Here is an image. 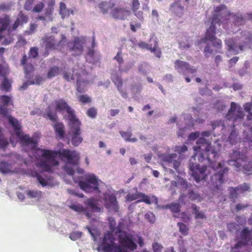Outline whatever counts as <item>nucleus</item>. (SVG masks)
<instances>
[{"label": "nucleus", "instance_id": "obj_1", "mask_svg": "<svg viewBox=\"0 0 252 252\" xmlns=\"http://www.w3.org/2000/svg\"><path fill=\"white\" fill-rule=\"evenodd\" d=\"M2 104H0V113L7 118L8 122L16 130V135L20 140L24 150L32 159L38 160L37 166L42 172H52V167L56 166L59 162L55 158V153L49 150L36 148L37 141L28 135H23L20 130L21 125L14 117L8 115L6 106L11 103V98L6 95L1 97Z\"/></svg>", "mask_w": 252, "mask_h": 252}, {"label": "nucleus", "instance_id": "obj_2", "mask_svg": "<svg viewBox=\"0 0 252 252\" xmlns=\"http://www.w3.org/2000/svg\"><path fill=\"white\" fill-rule=\"evenodd\" d=\"M211 132L209 131L200 133L199 138L197 140L196 146L193 147L195 156L198 160L202 162L207 160L214 170V175L211 177V182L214 186V192L221 190V185L223 183V175L228 171L227 167H223L220 163H216L219 156L220 144L215 143L211 146L206 138L209 137Z\"/></svg>", "mask_w": 252, "mask_h": 252}, {"label": "nucleus", "instance_id": "obj_3", "mask_svg": "<svg viewBox=\"0 0 252 252\" xmlns=\"http://www.w3.org/2000/svg\"><path fill=\"white\" fill-rule=\"evenodd\" d=\"M56 154L66 159V162L64 166V171L69 175L73 176L74 168L78 164L79 154L75 151H69L61 149L58 151ZM74 181L78 183L80 188L86 192H94L100 193L99 188L104 183L94 174L87 173L84 176L78 178L72 177Z\"/></svg>", "mask_w": 252, "mask_h": 252}, {"label": "nucleus", "instance_id": "obj_4", "mask_svg": "<svg viewBox=\"0 0 252 252\" xmlns=\"http://www.w3.org/2000/svg\"><path fill=\"white\" fill-rule=\"evenodd\" d=\"M98 245V252H127L128 249L134 250L136 248L127 232L119 234L107 232L102 238H99Z\"/></svg>", "mask_w": 252, "mask_h": 252}, {"label": "nucleus", "instance_id": "obj_5", "mask_svg": "<svg viewBox=\"0 0 252 252\" xmlns=\"http://www.w3.org/2000/svg\"><path fill=\"white\" fill-rule=\"evenodd\" d=\"M215 12L212 18L211 25L207 31L205 37L201 39L200 43L205 42L207 40H209L212 42L214 47L216 48V51L219 52V50L221 47V41L220 39L215 38V30L216 29L215 25L216 24L220 25V17H223L228 14V12L225 5H220L216 8Z\"/></svg>", "mask_w": 252, "mask_h": 252}, {"label": "nucleus", "instance_id": "obj_6", "mask_svg": "<svg viewBox=\"0 0 252 252\" xmlns=\"http://www.w3.org/2000/svg\"><path fill=\"white\" fill-rule=\"evenodd\" d=\"M56 110L62 112H66L68 114L69 122L77 119L74 114L73 110L62 99L56 100L51 104L46 110L45 117L52 122L55 121L57 120Z\"/></svg>", "mask_w": 252, "mask_h": 252}, {"label": "nucleus", "instance_id": "obj_7", "mask_svg": "<svg viewBox=\"0 0 252 252\" xmlns=\"http://www.w3.org/2000/svg\"><path fill=\"white\" fill-rule=\"evenodd\" d=\"M252 42V34L248 32H244L241 37L227 39L225 44L227 48V54L236 55L245 50L248 43Z\"/></svg>", "mask_w": 252, "mask_h": 252}, {"label": "nucleus", "instance_id": "obj_8", "mask_svg": "<svg viewBox=\"0 0 252 252\" xmlns=\"http://www.w3.org/2000/svg\"><path fill=\"white\" fill-rule=\"evenodd\" d=\"M229 158L227 162L230 166L237 170L243 169L246 172H252V162L248 159L247 156L236 150H234L229 155Z\"/></svg>", "mask_w": 252, "mask_h": 252}, {"label": "nucleus", "instance_id": "obj_9", "mask_svg": "<svg viewBox=\"0 0 252 252\" xmlns=\"http://www.w3.org/2000/svg\"><path fill=\"white\" fill-rule=\"evenodd\" d=\"M69 129L68 131L67 138L68 141L75 147L79 145L83 141L81 136L80 128V123L78 119L68 122Z\"/></svg>", "mask_w": 252, "mask_h": 252}, {"label": "nucleus", "instance_id": "obj_10", "mask_svg": "<svg viewBox=\"0 0 252 252\" xmlns=\"http://www.w3.org/2000/svg\"><path fill=\"white\" fill-rule=\"evenodd\" d=\"M63 77L68 81L76 80L77 90L80 93L85 91V87L88 84L87 74L84 69H82L80 72H75V71H73V74L71 76L68 73H65Z\"/></svg>", "mask_w": 252, "mask_h": 252}, {"label": "nucleus", "instance_id": "obj_11", "mask_svg": "<svg viewBox=\"0 0 252 252\" xmlns=\"http://www.w3.org/2000/svg\"><path fill=\"white\" fill-rule=\"evenodd\" d=\"M195 154L190 159L189 164V173L193 178V179L197 182H199L201 180L205 179L207 177V167L206 166H202L200 167L199 165L196 163H194L192 161L195 160Z\"/></svg>", "mask_w": 252, "mask_h": 252}, {"label": "nucleus", "instance_id": "obj_12", "mask_svg": "<svg viewBox=\"0 0 252 252\" xmlns=\"http://www.w3.org/2000/svg\"><path fill=\"white\" fill-rule=\"evenodd\" d=\"M86 41L85 37H74V40L67 44V49L71 55L79 56L83 54L84 47L86 45Z\"/></svg>", "mask_w": 252, "mask_h": 252}, {"label": "nucleus", "instance_id": "obj_13", "mask_svg": "<svg viewBox=\"0 0 252 252\" xmlns=\"http://www.w3.org/2000/svg\"><path fill=\"white\" fill-rule=\"evenodd\" d=\"M42 40L47 50H61L66 43V37L63 35H61V39L59 42H57L53 35H46L42 38Z\"/></svg>", "mask_w": 252, "mask_h": 252}, {"label": "nucleus", "instance_id": "obj_14", "mask_svg": "<svg viewBox=\"0 0 252 252\" xmlns=\"http://www.w3.org/2000/svg\"><path fill=\"white\" fill-rule=\"evenodd\" d=\"M139 199L136 202H144L148 204L155 203L158 205V199L154 196H147L141 192H136L135 193H128L126 196V200L127 201H132Z\"/></svg>", "mask_w": 252, "mask_h": 252}, {"label": "nucleus", "instance_id": "obj_15", "mask_svg": "<svg viewBox=\"0 0 252 252\" xmlns=\"http://www.w3.org/2000/svg\"><path fill=\"white\" fill-rule=\"evenodd\" d=\"M241 237L244 242H238L232 249L231 252H245L246 243L252 240V228L251 230L248 228L243 229L241 232Z\"/></svg>", "mask_w": 252, "mask_h": 252}, {"label": "nucleus", "instance_id": "obj_16", "mask_svg": "<svg viewBox=\"0 0 252 252\" xmlns=\"http://www.w3.org/2000/svg\"><path fill=\"white\" fill-rule=\"evenodd\" d=\"M244 116V114L242 108L237 105L236 103L232 102L230 104V108L226 115V119L235 122L237 121H241Z\"/></svg>", "mask_w": 252, "mask_h": 252}, {"label": "nucleus", "instance_id": "obj_17", "mask_svg": "<svg viewBox=\"0 0 252 252\" xmlns=\"http://www.w3.org/2000/svg\"><path fill=\"white\" fill-rule=\"evenodd\" d=\"M10 23V18L7 16H5L3 18H0V42H1L3 45H8L10 44L13 39L11 37L5 38L3 36V32H6V30Z\"/></svg>", "mask_w": 252, "mask_h": 252}, {"label": "nucleus", "instance_id": "obj_18", "mask_svg": "<svg viewBox=\"0 0 252 252\" xmlns=\"http://www.w3.org/2000/svg\"><path fill=\"white\" fill-rule=\"evenodd\" d=\"M160 159L169 165H173V167L177 171H178L179 167L181 164V161L178 156L175 153L167 154L163 153L158 155Z\"/></svg>", "mask_w": 252, "mask_h": 252}, {"label": "nucleus", "instance_id": "obj_19", "mask_svg": "<svg viewBox=\"0 0 252 252\" xmlns=\"http://www.w3.org/2000/svg\"><path fill=\"white\" fill-rule=\"evenodd\" d=\"M175 69L180 74L186 75L188 73L193 74L196 72V69L191 66L188 63L176 60L174 63Z\"/></svg>", "mask_w": 252, "mask_h": 252}, {"label": "nucleus", "instance_id": "obj_20", "mask_svg": "<svg viewBox=\"0 0 252 252\" xmlns=\"http://www.w3.org/2000/svg\"><path fill=\"white\" fill-rule=\"evenodd\" d=\"M103 199L105 207L110 212H117L119 207L116 197L107 193L104 194Z\"/></svg>", "mask_w": 252, "mask_h": 252}, {"label": "nucleus", "instance_id": "obj_21", "mask_svg": "<svg viewBox=\"0 0 252 252\" xmlns=\"http://www.w3.org/2000/svg\"><path fill=\"white\" fill-rule=\"evenodd\" d=\"M111 79L116 86L118 91L121 94L122 97L124 98H126L127 94L126 92L123 89V80L121 77L118 75L116 72H113L112 73Z\"/></svg>", "mask_w": 252, "mask_h": 252}, {"label": "nucleus", "instance_id": "obj_22", "mask_svg": "<svg viewBox=\"0 0 252 252\" xmlns=\"http://www.w3.org/2000/svg\"><path fill=\"white\" fill-rule=\"evenodd\" d=\"M249 188V185L246 183H244L234 188L230 187L229 190L230 191V196L233 199H235L241 194L248 190Z\"/></svg>", "mask_w": 252, "mask_h": 252}, {"label": "nucleus", "instance_id": "obj_23", "mask_svg": "<svg viewBox=\"0 0 252 252\" xmlns=\"http://www.w3.org/2000/svg\"><path fill=\"white\" fill-rule=\"evenodd\" d=\"M111 14L116 19L124 20L130 14V11L124 8L115 7L111 10Z\"/></svg>", "mask_w": 252, "mask_h": 252}, {"label": "nucleus", "instance_id": "obj_24", "mask_svg": "<svg viewBox=\"0 0 252 252\" xmlns=\"http://www.w3.org/2000/svg\"><path fill=\"white\" fill-rule=\"evenodd\" d=\"M30 59L26 56H24L21 61V63L24 66L26 78L30 79L33 76V67L30 63Z\"/></svg>", "mask_w": 252, "mask_h": 252}, {"label": "nucleus", "instance_id": "obj_25", "mask_svg": "<svg viewBox=\"0 0 252 252\" xmlns=\"http://www.w3.org/2000/svg\"><path fill=\"white\" fill-rule=\"evenodd\" d=\"M31 175L33 177H36L39 183L42 187L47 186L50 183V177H48L44 174L40 175L36 171H32L31 172Z\"/></svg>", "mask_w": 252, "mask_h": 252}, {"label": "nucleus", "instance_id": "obj_26", "mask_svg": "<svg viewBox=\"0 0 252 252\" xmlns=\"http://www.w3.org/2000/svg\"><path fill=\"white\" fill-rule=\"evenodd\" d=\"M33 77V76L23 83V85L20 88L21 90L26 89L30 85H39L43 81V78L39 75H36L32 78Z\"/></svg>", "mask_w": 252, "mask_h": 252}, {"label": "nucleus", "instance_id": "obj_27", "mask_svg": "<svg viewBox=\"0 0 252 252\" xmlns=\"http://www.w3.org/2000/svg\"><path fill=\"white\" fill-rule=\"evenodd\" d=\"M0 172L2 173H14V170L13 165L4 161H1L0 162Z\"/></svg>", "mask_w": 252, "mask_h": 252}, {"label": "nucleus", "instance_id": "obj_28", "mask_svg": "<svg viewBox=\"0 0 252 252\" xmlns=\"http://www.w3.org/2000/svg\"><path fill=\"white\" fill-rule=\"evenodd\" d=\"M114 4L111 2H107L106 1H102L99 3L98 7L100 11L103 14H106L108 12L109 10H112L114 7Z\"/></svg>", "mask_w": 252, "mask_h": 252}, {"label": "nucleus", "instance_id": "obj_29", "mask_svg": "<svg viewBox=\"0 0 252 252\" xmlns=\"http://www.w3.org/2000/svg\"><path fill=\"white\" fill-rule=\"evenodd\" d=\"M54 121L53 126L57 134L60 138H63L64 135V128L63 124L61 123L56 122Z\"/></svg>", "mask_w": 252, "mask_h": 252}, {"label": "nucleus", "instance_id": "obj_30", "mask_svg": "<svg viewBox=\"0 0 252 252\" xmlns=\"http://www.w3.org/2000/svg\"><path fill=\"white\" fill-rule=\"evenodd\" d=\"M170 10L179 17L183 16L184 7L179 3H174L170 7Z\"/></svg>", "mask_w": 252, "mask_h": 252}, {"label": "nucleus", "instance_id": "obj_31", "mask_svg": "<svg viewBox=\"0 0 252 252\" xmlns=\"http://www.w3.org/2000/svg\"><path fill=\"white\" fill-rule=\"evenodd\" d=\"M240 140L238 133L234 128H233L228 137L227 141L231 145H234Z\"/></svg>", "mask_w": 252, "mask_h": 252}, {"label": "nucleus", "instance_id": "obj_32", "mask_svg": "<svg viewBox=\"0 0 252 252\" xmlns=\"http://www.w3.org/2000/svg\"><path fill=\"white\" fill-rule=\"evenodd\" d=\"M85 204L88 208L91 210L93 212H99L101 211V208L98 207L94 198H90L85 201Z\"/></svg>", "mask_w": 252, "mask_h": 252}, {"label": "nucleus", "instance_id": "obj_33", "mask_svg": "<svg viewBox=\"0 0 252 252\" xmlns=\"http://www.w3.org/2000/svg\"><path fill=\"white\" fill-rule=\"evenodd\" d=\"M142 90V87L141 83H135L132 85L131 87V90L133 97L135 98H138Z\"/></svg>", "mask_w": 252, "mask_h": 252}, {"label": "nucleus", "instance_id": "obj_34", "mask_svg": "<svg viewBox=\"0 0 252 252\" xmlns=\"http://www.w3.org/2000/svg\"><path fill=\"white\" fill-rule=\"evenodd\" d=\"M60 14L62 15V18H64L65 17L68 16L71 13L73 14V11L71 9H67L65 4L63 2L60 3Z\"/></svg>", "mask_w": 252, "mask_h": 252}, {"label": "nucleus", "instance_id": "obj_35", "mask_svg": "<svg viewBox=\"0 0 252 252\" xmlns=\"http://www.w3.org/2000/svg\"><path fill=\"white\" fill-rule=\"evenodd\" d=\"M134 63L133 61L127 62L125 65L119 66V70L121 73H127L133 67Z\"/></svg>", "mask_w": 252, "mask_h": 252}, {"label": "nucleus", "instance_id": "obj_36", "mask_svg": "<svg viewBox=\"0 0 252 252\" xmlns=\"http://www.w3.org/2000/svg\"><path fill=\"white\" fill-rule=\"evenodd\" d=\"M26 194L29 198L39 199L42 195V192L38 190H29L26 191Z\"/></svg>", "mask_w": 252, "mask_h": 252}, {"label": "nucleus", "instance_id": "obj_37", "mask_svg": "<svg viewBox=\"0 0 252 252\" xmlns=\"http://www.w3.org/2000/svg\"><path fill=\"white\" fill-rule=\"evenodd\" d=\"M191 208L193 211V213L195 214V218L196 219H203L206 218V216L204 212L199 211L195 205H192Z\"/></svg>", "mask_w": 252, "mask_h": 252}, {"label": "nucleus", "instance_id": "obj_38", "mask_svg": "<svg viewBox=\"0 0 252 252\" xmlns=\"http://www.w3.org/2000/svg\"><path fill=\"white\" fill-rule=\"evenodd\" d=\"M120 134H121V136L126 141L136 142L137 141V139L136 138H130V137L132 135L131 132H125L123 131H120Z\"/></svg>", "mask_w": 252, "mask_h": 252}, {"label": "nucleus", "instance_id": "obj_39", "mask_svg": "<svg viewBox=\"0 0 252 252\" xmlns=\"http://www.w3.org/2000/svg\"><path fill=\"white\" fill-rule=\"evenodd\" d=\"M161 208L170 209L172 212L176 213L180 211V205L179 203H173L171 204L162 206Z\"/></svg>", "mask_w": 252, "mask_h": 252}, {"label": "nucleus", "instance_id": "obj_40", "mask_svg": "<svg viewBox=\"0 0 252 252\" xmlns=\"http://www.w3.org/2000/svg\"><path fill=\"white\" fill-rule=\"evenodd\" d=\"M109 223L110 229L111 230V231L110 232L111 233L119 234L120 232H125V231H122L121 230V224H120L118 227H114L115 222L113 219L111 218L109 219Z\"/></svg>", "mask_w": 252, "mask_h": 252}, {"label": "nucleus", "instance_id": "obj_41", "mask_svg": "<svg viewBox=\"0 0 252 252\" xmlns=\"http://www.w3.org/2000/svg\"><path fill=\"white\" fill-rule=\"evenodd\" d=\"M69 208L74 211L79 213L86 212L85 208L83 206L78 203H73L69 206Z\"/></svg>", "mask_w": 252, "mask_h": 252}, {"label": "nucleus", "instance_id": "obj_42", "mask_svg": "<svg viewBox=\"0 0 252 252\" xmlns=\"http://www.w3.org/2000/svg\"><path fill=\"white\" fill-rule=\"evenodd\" d=\"M60 72V69L58 67L54 66L51 67L47 74V77L49 78H52L59 74Z\"/></svg>", "mask_w": 252, "mask_h": 252}, {"label": "nucleus", "instance_id": "obj_43", "mask_svg": "<svg viewBox=\"0 0 252 252\" xmlns=\"http://www.w3.org/2000/svg\"><path fill=\"white\" fill-rule=\"evenodd\" d=\"M127 233L130 235V239L132 240V241L133 242V243L136 244L135 242H134V241H135V242H137L139 244V246L140 247L143 246V245H144V241H143V239L141 237L139 236L138 235H136V236H133L130 233L127 232ZM135 245H136V248H135V249H136L137 246H136V244H135Z\"/></svg>", "mask_w": 252, "mask_h": 252}, {"label": "nucleus", "instance_id": "obj_44", "mask_svg": "<svg viewBox=\"0 0 252 252\" xmlns=\"http://www.w3.org/2000/svg\"><path fill=\"white\" fill-rule=\"evenodd\" d=\"M226 104L223 100H218L215 104V107L220 112L222 111L226 108Z\"/></svg>", "mask_w": 252, "mask_h": 252}, {"label": "nucleus", "instance_id": "obj_45", "mask_svg": "<svg viewBox=\"0 0 252 252\" xmlns=\"http://www.w3.org/2000/svg\"><path fill=\"white\" fill-rule=\"evenodd\" d=\"M53 6L48 5V7L46 8L45 14L48 18V21H52L53 20L52 13L53 11Z\"/></svg>", "mask_w": 252, "mask_h": 252}, {"label": "nucleus", "instance_id": "obj_46", "mask_svg": "<svg viewBox=\"0 0 252 252\" xmlns=\"http://www.w3.org/2000/svg\"><path fill=\"white\" fill-rule=\"evenodd\" d=\"M1 87L3 90L9 92L11 89V82L6 78H4L1 83Z\"/></svg>", "mask_w": 252, "mask_h": 252}, {"label": "nucleus", "instance_id": "obj_47", "mask_svg": "<svg viewBox=\"0 0 252 252\" xmlns=\"http://www.w3.org/2000/svg\"><path fill=\"white\" fill-rule=\"evenodd\" d=\"M149 70V65L146 63H143L138 66L139 71L142 74H146Z\"/></svg>", "mask_w": 252, "mask_h": 252}, {"label": "nucleus", "instance_id": "obj_48", "mask_svg": "<svg viewBox=\"0 0 252 252\" xmlns=\"http://www.w3.org/2000/svg\"><path fill=\"white\" fill-rule=\"evenodd\" d=\"M189 198L192 200H197L200 201L201 200V197L200 195L194 190H191L189 193Z\"/></svg>", "mask_w": 252, "mask_h": 252}, {"label": "nucleus", "instance_id": "obj_49", "mask_svg": "<svg viewBox=\"0 0 252 252\" xmlns=\"http://www.w3.org/2000/svg\"><path fill=\"white\" fill-rule=\"evenodd\" d=\"M114 59L116 60L119 63V66L122 65L124 62V60L122 56V53L121 51H119L117 55L114 57Z\"/></svg>", "mask_w": 252, "mask_h": 252}, {"label": "nucleus", "instance_id": "obj_50", "mask_svg": "<svg viewBox=\"0 0 252 252\" xmlns=\"http://www.w3.org/2000/svg\"><path fill=\"white\" fill-rule=\"evenodd\" d=\"M188 150V147L185 145L176 146L174 147V151L178 152L179 154L185 153Z\"/></svg>", "mask_w": 252, "mask_h": 252}, {"label": "nucleus", "instance_id": "obj_51", "mask_svg": "<svg viewBox=\"0 0 252 252\" xmlns=\"http://www.w3.org/2000/svg\"><path fill=\"white\" fill-rule=\"evenodd\" d=\"M234 22L235 25H240L244 23V19L241 14H238L234 16Z\"/></svg>", "mask_w": 252, "mask_h": 252}, {"label": "nucleus", "instance_id": "obj_52", "mask_svg": "<svg viewBox=\"0 0 252 252\" xmlns=\"http://www.w3.org/2000/svg\"><path fill=\"white\" fill-rule=\"evenodd\" d=\"M82 233L80 231H73L70 234L69 238L73 241L76 240L82 236Z\"/></svg>", "mask_w": 252, "mask_h": 252}, {"label": "nucleus", "instance_id": "obj_53", "mask_svg": "<svg viewBox=\"0 0 252 252\" xmlns=\"http://www.w3.org/2000/svg\"><path fill=\"white\" fill-rule=\"evenodd\" d=\"M44 4L42 2H39L34 6L32 11L34 12L39 13L42 11Z\"/></svg>", "mask_w": 252, "mask_h": 252}, {"label": "nucleus", "instance_id": "obj_54", "mask_svg": "<svg viewBox=\"0 0 252 252\" xmlns=\"http://www.w3.org/2000/svg\"><path fill=\"white\" fill-rule=\"evenodd\" d=\"M17 19L22 25L23 24L26 23L28 21V17L25 15L22 12L19 13Z\"/></svg>", "mask_w": 252, "mask_h": 252}, {"label": "nucleus", "instance_id": "obj_55", "mask_svg": "<svg viewBox=\"0 0 252 252\" xmlns=\"http://www.w3.org/2000/svg\"><path fill=\"white\" fill-rule=\"evenodd\" d=\"M155 44L153 47H152V50L150 51L152 52H154L158 58H160L161 52L157 48L158 43L157 41L155 40L154 41Z\"/></svg>", "mask_w": 252, "mask_h": 252}, {"label": "nucleus", "instance_id": "obj_56", "mask_svg": "<svg viewBox=\"0 0 252 252\" xmlns=\"http://www.w3.org/2000/svg\"><path fill=\"white\" fill-rule=\"evenodd\" d=\"M137 46L139 47L140 48L144 49H146L147 50H152V45H150L144 41H139L137 43Z\"/></svg>", "mask_w": 252, "mask_h": 252}, {"label": "nucleus", "instance_id": "obj_57", "mask_svg": "<svg viewBox=\"0 0 252 252\" xmlns=\"http://www.w3.org/2000/svg\"><path fill=\"white\" fill-rule=\"evenodd\" d=\"M38 55V48L37 47H32L31 48L29 52V57L28 58H35Z\"/></svg>", "mask_w": 252, "mask_h": 252}, {"label": "nucleus", "instance_id": "obj_58", "mask_svg": "<svg viewBox=\"0 0 252 252\" xmlns=\"http://www.w3.org/2000/svg\"><path fill=\"white\" fill-rule=\"evenodd\" d=\"M8 141L4 139L1 134V130L0 129V149L5 148L8 144Z\"/></svg>", "mask_w": 252, "mask_h": 252}, {"label": "nucleus", "instance_id": "obj_59", "mask_svg": "<svg viewBox=\"0 0 252 252\" xmlns=\"http://www.w3.org/2000/svg\"><path fill=\"white\" fill-rule=\"evenodd\" d=\"M87 114L89 117L94 118L97 114L96 109L94 107L91 108L87 111Z\"/></svg>", "mask_w": 252, "mask_h": 252}, {"label": "nucleus", "instance_id": "obj_60", "mask_svg": "<svg viewBox=\"0 0 252 252\" xmlns=\"http://www.w3.org/2000/svg\"><path fill=\"white\" fill-rule=\"evenodd\" d=\"M145 218L151 223H154L155 221L156 218L154 214L152 212H148L145 215Z\"/></svg>", "mask_w": 252, "mask_h": 252}, {"label": "nucleus", "instance_id": "obj_61", "mask_svg": "<svg viewBox=\"0 0 252 252\" xmlns=\"http://www.w3.org/2000/svg\"><path fill=\"white\" fill-rule=\"evenodd\" d=\"M178 226L179 227L180 231L184 235H186L187 234L188 229L187 226L181 222H178Z\"/></svg>", "mask_w": 252, "mask_h": 252}, {"label": "nucleus", "instance_id": "obj_62", "mask_svg": "<svg viewBox=\"0 0 252 252\" xmlns=\"http://www.w3.org/2000/svg\"><path fill=\"white\" fill-rule=\"evenodd\" d=\"M34 0H27L24 5V8L30 11L32 10V4Z\"/></svg>", "mask_w": 252, "mask_h": 252}, {"label": "nucleus", "instance_id": "obj_63", "mask_svg": "<svg viewBox=\"0 0 252 252\" xmlns=\"http://www.w3.org/2000/svg\"><path fill=\"white\" fill-rule=\"evenodd\" d=\"M152 247L154 252H161L163 249V247L157 242L153 243Z\"/></svg>", "mask_w": 252, "mask_h": 252}, {"label": "nucleus", "instance_id": "obj_64", "mask_svg": "<svg viewBox=\"0 0 252 252\" xmlns=\"http://www.w3.org/2000/svg\"><path fill=\"white\" fill-rule=\"evenodd\" d=\"M178 186H180L183 189H186L188 188L187 181L186 180L184 179L183 178H179L178 179Z\"/></svg>", "mask_w": 252, "mask_h": 252}]
</instances>
